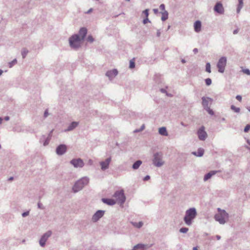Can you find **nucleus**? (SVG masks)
I'll return each instance as SVG.
<instances>
[{"instance_id": "f8f14e48", "label": "nucleus", "mask_w": 250, "mask_h": 250, "mask_svg": "<svg viewBox=\"0 0 250 250\" xmlns=\"http://www.w3.org/2000/svg\"><path fill=\"white\" fill-rule=\"evenodd\" d=\"M214 10L215 12L219 14H223L224 13V9L223 4L220 1L217 2L214 7Z\"/></svg>"}, {"instance_id": "9d476101", "label": "nucleus", "mask_w": 250, "mask_h": 250, "mask_svg": "<svg viewBox=\"0 0 250 250\" xmlns=\"http://www.w3.org/2000/svg\"><path fill=\"white\" fill-rule=\"evenodd\" d=\"M111 157H108L104 161H103L100 162V165L101 166V169L103 171H104L108 168L109 165L111 162Z\"/></svg>"}, {"instance_id": "13d9d810", "label": "nucleus", "mask_w": 250, "mask_h": 250, "mask_svg": "<svg viewBox=\"0 0 250 250\" xmlns=\"http://www.w3.org/2000/svg\"><path fill=\"white\" fill-rule=\"evenodd\" d=\"M153 11L155 14H157L158 13V10L157 9H153Z\"/></svg>"}, {"instance_id": "a18cd8bd", "label": "nucleus", "mask_w": 250, "mask_h": 250, "mask_svg": "<svg viewBox=\"0 0 250 250\" xmlns=\"http://www.w3.org/2000/svg\"><path fill=\"white\" fill-rule=\"evenodd\" d=\"M38 207L39 208L42 209H43L44 208L42 204V203H41L40 202H39L38 203Z\"/></svg>"}, {"instance_id": "0e129e2a", "label": "nucleus", "mask_w": 250, "mask_h": 250, "mask_svg": "<svg viewBox=\"0 0 250 250\" xmlns=\"http://www.w3.org/2000/svg\"><path fill=\"white\" fill-rule=\"evenodd\" d=\"M181 125L183 126H187V125H185L183 122H181Z\"/></svg>"}, {"instance_id": "49530a36", "label": "nucleus", "mask_w": 250, "mask_h": 250, "mask_svg": "<svg viewBox=\"0 0 250 250\" xmlns=\"http://www.w3.org/2000/svg\"><path fill=\"white\" fill-rule=\"evenodd\" d=\"M150 21L149 20L148 17L146 18V19H145L144 20H143V23L144 24H146L147 23V22H150Z\"/></svg>"}, {"instance_id": "bb28decb", "label": "nucleus", "mask_w": 250, "mask_h": 250, "mask_svg": "<svg viewBox=\"0 0 250 250\" xmlns=\"http://www.w3.org/2000/svg\"><path fill=\"white\" fill-rule=\"evenodd\" d=\"M146 245H145L143 244H138L134 246V249H142L144 250L146 249Z\"/></svg>"}, {"instance_id": "f257e3e1", "label": "nucleus", "mask_w": 250, "mask_h": 250, "mask_svg": "<svg viewBox=\"0 0 250 250\" xmlns=\"http://www.w3.org/2000/svg\"><path fill=\"white\" fill-rule=\"evenodd\" d=\"M197 213L195 208H191L187 210L184 221L188 226L191 225L193 220L196 218Z\"/></svg>"}, {"instance_id": "2f4dec72", "label": "nucleus", "mask_w": 250, "mask_h": 250, "mask_svg": "<svg viewBox=\"0 0 250 250\" xmlns=\"http://www.w3.org/2000/svg\"><path fill=\"white\" fill-rule=\"evenodd\" d=\"M206 71L208 73L211 72L210 64L209 62H207L206 64Z\"/></svg>"}, {"instance_id": "0eeeda50", "label": "nucleus", "mask_w": 250, "mask_h": 250, "mask_svg": "<svg viewBox=\"0 0 250 250\" xmlns=\"http://www.w3.org/2000/svg\"><path fill=\"white\" fill-rule=\"evenodd\" d=\"M51 234L52 231L48 230L42 235L39 241L40 245L41 247H44L45 246L46 241Z\"/></svg>"}, {"instance_id": "338daca9", "label": "nucleus", "mask_w": 250, "mask_h": 250, "mask_svg": "<svg viewBox=\"0 0 250 250\" xmlns=\"http://www.w3.org/2000/svg\"><path fill=\"white\" fill-rule=\"evenodd\" d=\"M193 250H198L197 249V248L196 247H195L193 248Z\"/></svg>"}, {"instance_id": "4468645a", "label": "nucleus", "mask_w": 250, "mask_h": 250, "mask_svg": "<svg viewBox=\"0 0 250 250\" xmlns=\"http://www.w3.org/2000/svg\"><path fill=\"white\" fill-rule=\"evenodd\" d=\"M152 162L153 164L157 167H160L164 164V161L161 157H154Z\"/></svg>"}, {"instance_id": "20e7f679", "label": "nucleus", "mask_w": 250, "mask_h": 250, "mask_svg": "<svg viewBox=\"0 0 250 250\" xmlns=\"http://www.w3.org/2000/svg\"><path fill=\"white\" fill-rule=\"evenodd\" d=\"M80 37L78 34H74L69 38V43L70 47L74 49H78L81 46V42Z\"/></svg>"}, {"instance_id": "393cba45", "label": "nucleus", "mask_w": 250, "mask_h": 250, "mask_svg": "<svg viewBox=\"0 0 250 250\" xmlns=\"http://www.w3.org/2000/svg\"><path fill=\"white\" fill-rule=\"evenodd\" d=\"M162 16L161 17V20L162 21H165L168 19V13L167 11H164V12H161Z\"/></svg>"}, {"instance_id": "09e8293b", "label": "nucleus", "mask_w": 250, "mask_h": 250, "mask_svg": "<svg viewBox=\"0 0 250 250\" xmlns=\"http://www.w3.org/2000/svg\"><path fill=\"white\" fill-rule=\"evenodd\" d=\"M149 179L150 176L149 175H146L144 178L143 180L144 181H146L148 180Z\"/></svg>"}, {"instance_id": "c85d7f7f", "label": "nucleus", "mask_w": 250, "mask_h": 250, "mask_svg": "<svg viewBox=\"0 0 250 250\" xmlns=\"http://www.w3.org/2000/svg\"><path fill=\"white\" fill-rule=\"evenodd\" d=\"M17 60L16 59H14L12 61L8 63L9 67L12 68L14 65L17 64Z\"/></svg>"}, {"instance_id": "dca6fc26", "label": "nucleus", "mask_w": 250, "mask_h": 250, "mask_svg": "<svg viewBox=\"0 0 250 250\" xmlns=\"http://www.w3.org/2000/svg\"><path fill=\"white\" fill-rule=\"evenodd\" d=\"M118 74V71L116 69H113L111 70H109L106 72V76L110 79L114 78Z\"/></svg>"}, {"instance_id": "b1692460", "label": "nucleus", "mask_w": 250, "mask_h": 250, "mask_svg": "<svg viewBox=\"0 0 250 250\" xmlns=\"http://www.w3.org/2000/svg\"><path fill=\"white\" fill-rule=\"evenodd\" d=\"M238 4L237 5L236 11L237 13H239L241 9L243 8L244 4H243V0H238Z\"/></svg>"}, {"instance_id": "7ed1b4c3", "label": "nucleus", "mask_w": 250, "mask_h": 250, "mask_svg": "<svg viewBox=\"0 0 250 250\" xmlns=\"http://www.w3.org/2000/svg\"><path fill=\"white\" fill-rule=\"evenodd\" d=\"M89 178L87 177H83L76 181L72 188V190L74 193H76L81 190L85 186L89 183Z\"/></svg>"}, {"instance_id": "e433bc0d", "label": "nucleus", "mask_w": 250, "mask_h": 250, "mask_svg": "<svg viewBox=\"0 0 250 250\" xmlns=\"http://www.w3.org/2000/svg\"><path fill=\"white\" fill-rule=\"evenodd\" d=\"M212 81L210 78L205 79V83L207 85L209 86L211 84Z\"/></svg>"}, {"instance_id": "f704fd0d", "label": "nucleus", "mask_w": 250, "mask_h": 250, "mask_svg": "<svg viewBox=\"0 0 250 250\" xmlns=\"http://www.w3.org/2000/svg\"><path fill=\"white\" fill-rule=\"evenodd\" d=\"M86 40L88 42L92 43L94 42V39L91 35H88Z\"/></svg>"}, {"instance_id": "412c9836", "label": "nucleus", "mask_w": 250, "mask_h": 250, "mask_svg": "<svg viewBox=\"0 0 250 250\" xmlns=\"http://www.w3.org/2000/svg\"><path fill=\"white\" fill-rule=\"evenodd\" d=\"M102 201H103V203L111 206L114 205L116 203V202L114 201V200L112 199L102 198Z\"/></svg>"}, {"instance_id": "9b49d317", "label": "nucleus", "mask_w": 250, "mask_h": 250, "mask_svg": "<svg viewBox=\"0 0 250 250\" xmlns=\"http://www.w3.org/2000/svg\"><path fill=\"white\" fill-rule=\"evenodd\" d=\"M70 163L75 167H82L84 165V163L83 161L80 158L78 159H73L70 161Z\"/></svg>"}, {"instance_id": "72a5a7b5", "label": "nucleus", "mask_w": 250, "mask_h": 250, "mask_svg": "<svg viewBox=\"0 0 250 250\" xmlns=\"http://www.w3.org/2000/svg\"><path fill=\"white\" fill-rule=\"evenodd\" d=\"M204 109H205L210 115H213L214 114L213 111L210 108L209 106L204 108Z\"/></svg>"}, {"instance_id": "2eb2a0df", "label": "nucleus", "mask_w": 250, "mask_h": 250, "mask_svg": "<svg viewBox=\"0 0 250 250\" xmlns=\"http://www.w3.org/2000/svg\"><path fill=\"white\" fill-rule=\"evenodd\" d=\"M202 104L204 108L209 106V103L210 102V103H211L213 101L212 99H211V98L205 97H203L202 98Z\"/></svg>"}, {"instance_id": "6e6d98bb", "label": "nucleus", "mask_w": 250, "mask_h": 250, "mask_svg": "<svg viewBox=\"0 0 250 250\" xmlns=\"http://www.w3.org/2000/svg\"><path fill=\"white\" fill-rule=\"evenodd\" d=\"M193 52H194V54H196L198 52V50L197 48H195L193 49Z\"/></svg>"}, {"instance_id": "6e6552de", "label": "nucleus", "mask_w": 250, "mask_h": 250, "mask_svg": "<svg viewBox=\"0 0 250 250\" xmlns=\"http://www.w3.org/2000/svg\"><path fill=\"white\" fill-rule=\"evenodd\" d=\"M197 134L200 140L204 141L207 137V133L205 130V127L201 126L197 131Z\"/></svg>"}, {"instance_id": "603ef678", "label": "nucleus", "mask_w": 250, "mask_h": 250, "mask_svg": "<svg viewBox=\"0 0 250 250\" xmlns=\"http://www.w3.org/2000/svg\"><path fill=\"white\" fill-rule=\"evenodd\" d=\"M160 91L163 93H166L167 94V91H166V90L164 88H161L160 89Z\"/></svg>"}, {"instance_id": "aec40b11", "label": "nucleus", "mask_w": 250, "mask_h": 250, "mask_svg": "<svg viewBox=\"0 0 250 250\" xmlns=\"http://www.w3.org/2000/svg\"><path fill=\"white\" fill-rule=\"evenodd\" d=\"M201 22L200 21H196L194 23V31L197 33H199V32H200L201 30Z\"/></svg>"}, {"instance_id": "c03bdc74", "label": "nucleus", "mask_w": 250, "mask_h": 250, "mask_svg": "<svg viewBox=\"0 0 250 250\" xmlns=\"http://www.w3.org/2000/svg\"><path fill=\"white\" fill-rule=\"evenodd\" d=\"M160 10H161L162 11V12H164V11H166L165 10V5L164 4H161L160 5V7H159Z\"/></svg>"}, {"instance_id": "774afa93", "label": "nucleus", "mask_w": 250, "mask_h": 250, "mask_svg": "<svg viewBox=\"0 0 250 250\" xmlns=\"http://www.w3.org/2000/svg\"><path fill=\"white\" fill-rule=\"evenodd\" d=\"M247 109L250 112V106H248L247 107Z\"/></svg>"}, {"instance_id": "37998d69", "label": "nucleus", "mask_w": 250, "mask_h": 250, "mask_svg": "<svg viewBox=\"0 0 250 250\" xmlns=\"http://www.w3.org/2000/svg\"><path fill=\"white\" fill-rule=\"evenodd\" d=\"M148 12H149V10L148 9H146L143 11V13L145 15L146 18L148 17V15H149Z\"/></svg>"}, {"instance_id": "1a4fd4ad", "label": "nucleus", "mask_w": 250, "mask_h": 250, "mask_svg": "<svg viewBox=\"0 0 250 250\" xmlns=\"http://www.w3.org/2000/svg\"><path fill=\"white\" fill-rule=\"evenodd\" d=\"M104 210H98L92 216V221L93 222H97L100 218H101L104 214Z\"/></svg>"}, {"instance_id": "a19ab883", "label": "nucleus", "mask_w": 250, "mask_h": 250, "mask_svg": "<svg viewBox=\"0 0 250 250\" xmlns=\"http://www.w3.org/2000/svg\"><path fill=\"white\" fill-rule=\"evenodd\" d=\"M145 128V125H143L141 128L139 129H136L134 131V132H139L143 130Z\"/></svg>"}, {"instance_id": "f3484780", "label": "nucleus", "mask_w": 250, "mask_h": 250, "mask_svg": "<svg viewBox=\"0 0 250 250\" xmlns=\"http://www.w3.org/2000/svg\"><path fill=\"white\" fill-rule=\"evenodd\" d=\"M218 172H220V171L219 170V171H217V170L210 171L209 172L207 173V174H206L205 175L204 177V181H208L210 178H211L213 175H214Z\"/></svg>"}, {"instance_id": "a878e982", "label": "nucleus", "mask_w": 250, "mask_h": 250, "mask_svg": "<svg viewBox=\"0 0 250 250\" xmlns=\"http://www.w3.org/2000/svg\"><path fill=\"white\" fill-rule=\"evenodd\" d=\"M131 223L133 226H134L135 227L138 228V229L141 228L143 225V223L142 221H140L138 223L137 222H131Z\"/></svg>"}, {"instance_id": "f03ea898", "label": "nucleus", "mask_w": 250, "mask_h": 250, "mask_svg": "<svg viewBox=\"0 0 250 250\" xmlns=\"http://www.w3.org/2000/svg\"><path fill=\"white\" fill-rule=\"evenodd\" d=\"M217 210L218 213L214 215V219L220 224L224 225L228 222L229 215L224 209L218 208Z\"/></svg>"}, {"instance_id": "052dcab7", "label": "nucleus", "mask_w": 250, "mask_h": 250, "mask_svg": "<svg viewBox=\"0 0 250 250\" xmlns=\"http://www.w3.org/2000/svg\"><path fill=\"white\" fill-rule=\"evenodd\" d=\"M166 95L167 97H171L172 96V95L171 94L168 93L167 92V93Z\"/></svg>"}, {"instance_id": "864d4df0", "label": "nucleus", "mask_w": 250, "mask_h": 250, "mask_svg": "<svg viewBox=\"0 0 250 250\" xmlns=\"http://www.w3.org/2000/svg\"><path fill=\"white\" fill-rule=\"evenodd\" d=\"M160 35H161V32H160V30H158L157 31V36L158 37H159L160 36Z\"/></svg>"}, {"instance_id": "39448f33", "label": "nucleus", "mask_w": 250, "mask_h": 250, "mask_svg": "<svg viewBox=\"0 0 250 250\" xmlns=\"http://www.w3.org/2000/svg\"><path fill=\"white\" fill-rule=\"evenodd\" d=\"M227 58L226 57H221L217 63V67L219 72L223 73L224 72L227 64Z\"/></svg>"}, {"instance_id": "680f3d73", "label": "nucleus", "mask_w": 250, "mask_h": 250, "mask_svg": "<svg viewBox=\"0 0 250 250\" xmlns=\"http://www.w3.org/2000/svg\"><path fill=\"white\" fill-rule=\"evenodd\" d=\"M216 237L218 240H220L221 239V236L220 235H217L216 236Z\"/></svg>"}, {"instance_id": "bf43d9fd", "label": "nucleus", "mask_w": 250, "mask_h": 250, "mask_svg": "<svg viewBox=\"0 0 250 250\" xmlns=\"http://www.w3.org/2000/svg\"><path fill=\"white\" fill-rule=\"evenodd\" d=\"M13 179H14V177H9L8 178V180L9 181H11L13 180Z\"/></svg>"}, {"instance_id": "cd10ccee", "label": "nucleus", "mask_w": 250, "mask_h": 250, "mask_svg": "<svg viewBox=\"0 0 250 250\" xmlns=\"http://www.w3.org/2000/svg\"><path fill=\"white\" fill-rule=\"evenodd\" d=\"M28 53V50L26 48H24L22 49L21 55H22V57L23 59H24L26 57Z\"/></svg>"}, {"instance_id": "ddd939ff", "label": "nucleus", "mask_w": 250, "mask_h": 250, "mask_svg": "<svg viewBox=\"0 0 250 250\" xmlns=\"http://www.w3.org/2000/svg\"><path fill=\"white\" fill-rule=\"evenodd\" d=\"M67 149L66 146L64 144L60 145L56 148V153L59 155H62L64 154Z\"/></svg>"}, {"instance_id": "5701e85b", "label": "nucleus", "mask_w": 250, "mask_h": 250, "mask_svg": "<svg viewBox=\"0 0 250 250\" xmlns=\"http://www.w3.org/2000/svg\"><path fill=\"white\" fill-rule=\"evenodd\" d=\"M159 133L163 136H167L168 135L167 129L165 127H161L159 129Z\"/></svg>"}, {"instance_id": "423d86ee", "label": "nucleus", "mask_w": 250, "mask_h": 250, "mask_svg": "<svg viewBox=\"0 0 250 250\" xmlns=\"http://www.w3.org/2000/svg\"><path fill=\"white\" fill-rule=\"evenodd\" d=\"M114 197L116 198L117 201L120 205L124 204L125 201V196L123 190L116 191Z\"/></svg>"}, {"instance_id": "a211bd4d", "label": "nucleus", "mask_w": 250, "mask_h": 250, "mask_svg": "<svg viewBox=\"0 0 250 250\" xmlns=\"http://www.w3.org/2000/svg\"><path fill=\"white\" fill-rule=\"evenodd\" d=\"M87 32V29L85 27H82L80 28L79 34H78L80 37L81 39L83 41L85 38L86 34Z\"/></svg>"}, {"instance_id": "4c0bfd02", "label": "nucleus", "mask_w": 250, "mask_h": 250, "mask_svg": "<svg viewBox=\"0 0 250 250\" xmlns=\"http://www.w3.org/2000/svg\"><path fill=\"white\" fill-rule=\"evenodd\" d=\"M50 138L49 137H48L44 141V142H43V146H46L47 145H48L49 142H50Z\"/></svg>"}, {"instance_id": "4d7b16f0", "label": "nucleus", "mask_w": 250, "mask_h": 250, "mask_svg": "<svg viewBox=\"0 0 250 250\" xmlns=\"http://www.w3.org/2000/svg\"><path fill=\"white\" fill-rule=\"evenodd\" d=\"M4 119L5 121H7L9 120L10 117L9 116H5Z\"/></svg>"}, {"instance_id": "de8ad7c7", "label": "nucleus", "mask_w": 250, "mask_h": 250, "mask_svg": "<svg viewBox=\"0 0 250 250\" xmlns=\"http://www.w3.org/2000/svg\"><path fill=\"white\" fill-rule=\"evenodd\" d=\"M48 114H48V109H46L44 112V115H43L44 117L46 118L48 116Z\"/></svg>"}, {"instance_id": "c9c22d12", "label": "nucleus", "mask_w": 250, "mask_h": 250, "mask_svg": "<svg viewBox=\"0 0 250 250\" xmlns=\"http://www.w3.org/2000/svg\"><path fill=\"white\" fill-rule=\"evenodd\" d=\"M188 228H182L180 229L179 231L181 233H185L188 232Z\"/></svg>"}, {"instance_id": "4be33fe9", "label": "nucleus", "mask_w": 250, "mask_h": 250, "mask_svg": "<svg viewBox=\"0 0 250 250\" xmlns=\"http://www.w3.org/2000/svg\"><path fill=\"white\" fill-rule=\"evenodd\" d=\"M142 164V161L141 160H137L132 165V168L134 170L137 169L139 168L141 165Z\"/></svg>"}, {"instance_id": "5fc2aeb1", "label": "nucleus", "mask_w": 250, "mask_h": 250, "mask_svg": "<svg viewBox=\"0 0 250 250\" xmlns=\"http://www.w3.org/2000/svg\"><path fill=\"white\" fill-rule=\"evenodd\" d=\"M239 30L238 29H236L234 30L233 32V34H236L238 33Z\"/></svg>"}, {"instance_id": "3c124183", "label": "nucleus", "mask_w": 250, "mask_h": 250, "mask_svg": "<svg viewBox=\"0 0 250 250\" xmlns=\"http://www.w3.org/2000/svg\"><path fill=\"white\" fill-rule=\"evenodd\" d=\"M93 8H91L87 11L85 12V13L87 14H90L91 12L93 11Z\"/></svg>"}, {"instance_id": "58836bf2", "label": "nucleus", "mask_w": 250, "mask_h": 250, "mask_svg": "<svg viewBox=\"0 0 250 250\" xmlns=\"http://www.w3.org/2000/svg\"><path fill=\"white\" fill-rule=\"evenodd\" d=\"M242 71L248 75H250V70L249 69H243Z\"/></svg>"}, {"instance_id": "c756f323", "label": "nucleus", "mask_w": 250, "mask_h": 250, "mask_svg": "<svg viewBox=\"0 0 250 250\" xmlns=\"http://www.w3.org/2000/svg\"><path fill=\"white\" fill-rule=\"evenodd\" d=\"M230 109L236 113H239L240 111V108L237 107L233 105L230 106Z\"/></svg>"}, {"instance_id": "7c9ffc66", "label": "nucleus", "mask_w": 250, "mask_h": 250, "mask_svg": "<svg viewBox=\"0 0 250 250\" xmlns=\"http://www.w3.org/2000/svg\"><path fill=\"white\" fill-rule=\"evenodd\" d=\"M204 149H203L202 148H199L198 149V151H197L198 154H197V156H202L204 155Z\"/></svg>"}, {"instance_id": "473e14b6", "label": "nucleus", "mask_w": 250, "mask_h": 250, "mask_svg": "<svg viewBox=\"0 0 250 250\" xmlns=\"http://www.w3.org/2000/svg\"><path fill=\"white\" fill-rule=\"evenodd\" d=\"M135 66V63L133 60H131L129 62V67L130 69L134 68Z\"/></svg>"}, {"instance_id": "8fccbe9b", "label": "nucleus", "mask_w": 250, "mask_h": 250, "mask_svg": "<svg viewBox=\"0 0 250 250\" xmlns=\"http://www.w3.org/2000/svg\"><path fill=\"white\" fill-rule=\"evenodd\" d=\"M236 99L238 101H241L242 100V97L240 95H237L236 97Z\"/></svg>"}, {"instance_id": "ea45409f", "label": "nucleus", "mask_w": 250, "mask_h": 250, "mask_svg": "<svg viewBox=\"0 0 250 250\" xmlns=\"http://www.w3.org/2000/svg\"><path fill=\"white\" fill-rule=\"evenodd\" d=\"M250 129V125H247L244 128V131L245 132H248Z\"/></svg>"}, {"instance_id": "69168bd1", "label": "nucleus", "mask_w": 250, "mask_h": 250, "mask_svg": "<svg viewBox=\"0 0 250 250\" xmlns=\"http://www.w3.org/2000/svg\"><path fill=\"white\" fill-rule=\"evenodd\" d=\"M247 143L250 146V140H247Z\"/></svg>"}, {"instance_id": "e2e57ef3", "label": "nucleus", "mask_w": 250, "mask_h": 250, "mask_svg": "<svg viewBox=\"0 0 250 250\" xmlns=\"http://www.w3.org/2000/svg\"><path fill=\"white\" fill-rule=\"evenodd\" d=\"M197 152L194 151V152H192L191 153H192V154L195 155V156H197Z\"/></svg>"}, {"instance_id": "6ab92c4d", "label": "nucleus", "mask_w": 250, "mask_h": 250, "mask_svg": "<svg viewBox=\"0 0 250 250\" xmlns=\"http://www.w3.org/2000/svg\"><path fill=\"white\" fill-rule=\"evenodd\" d=\"M79 125V122H72L67 127V128L65 129V132L70 131L74 130Z\"/></svg>"}, {"instance_id": "79ce46f5", "label": "nucleus", "mask_w": 250, "mask_h": 250, "mask_svg": "<svg viewBox=\"0 0 250 250\" xmlns=\"http://www.w3.org/2000/svg\"><path fill=\"white\" fill-rule=\"evenodd\" d=\"M29 214V210L24 212L21 214V215L23 217H25L27 216Z\"/></svg>"}]
</instances>
